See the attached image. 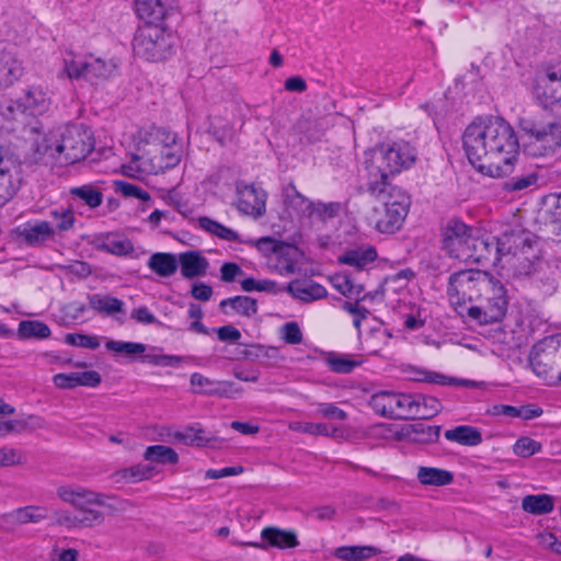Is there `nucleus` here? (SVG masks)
<instances>
[{"label": "nucleus", "instance_id": "f257e3e1", "mask_svg": "<svg viewBox=\"0 0 561 561\" xmlns=\"http://www.w3.org/2000/svg\"><path fill=\"white\" fill-rule=\"evenodd\" d=\"M462 147L471 165L493 179L510 174L519 154V141L513 126L499 117L471 122L463 130Z\"/></svg>", "mask_w": 561, "mask_h": 561}, {"label": "nucleus", "instance_id": "f03ea898", "mask_svg": "<svg viewBox=\"0 0 561 561\" xmlns=\"http://www.w3.org/2000/svg\"><path fill=\"white\" fill-rule=\"evenodd\" d=\"M122 144L137 151L131 153L128 163L122 165V173L136 180L174 168L182 158V148L176 141V136L154 125L125 133Z\"/></svg>", "mask_w": 561, "mask_h": 561}, {"label": "nucleus", "instance_id": "7ed1b4c3", "mask_svg": "<svg viewBox=\"0 0 561 561\" xmlns=\"http://www.w3.org/2000/svg\"><path fill=\"white\" fill-rule=\"evenodd\" d=\"M469 301L485 298L479 306L465 307L458 301V316H467L479 324L501 321L507 309V298L504 286L493 279L486 272L480 270L458 271V295Z\"/></svg>", "mask_w": 561, "mask_h": 561}, {"label": "nucleus", "instance_id": "20e7f679", "mask_svg": "<svg viewBox=\"0 0 561 561\" xmlns=\"http://www.w3.org/2000/svg\"><path fill=\"white\" fill-rule=\"evenodd\" d=\"M533 248V236L522 229L505 230L496 240L480 236L479 231L458 222V260L478 263L494 253V260L518 253L527 254Z\"/></svg>", "mask_w": 561, "mask_h": 561}, {"label": "nucleus", "instance_id": "39448f33", "mask_svg": "<svg viewBox=\"0 0 561 561\" xmlns=\"http://www.w3.org/2000/svg\"><path fill=\"white\" fill-rule=\"evenodd\" d=\"M92 130L73 124L59 127L48 133L36 131L33 139L35 152L59 164H72L85 159L94 149Z\"/></svg>", "mask_w": 561, "mask_h": 561}, {"label": "nucleus", "instance_id": "423d86ee", "mask_svg": "<svg viewBox=\"0 0 561 561\" xmlns=\"http://www.w3.org/2000/svg\"><path fill=\"white\" fill-rule=\"evenodd\" d=\"M57 497L78 511H56L55 523L67 529L91 528L104 522V514L98 508L105 506L107 496L79 484H60L56 488Z\"/></svg>", "mask_w": 561, "mask_h": 561}, {"label": "nucleus", "instance_id": "0eeeda50", "mask_svg": "<svg viewBox=\"0 0 561 561\" xmlns=\"http://www.w3.org/2000/svg\"><path fill=\"white\" fill-rule=\"evenodd\" d=\"M368 404L376 414L394 420L431 419L440 409L439 401L433 397L394 391H378Z\"/></svg>", "mask_w": 561, "mask_h": 561}, {"label": "nucleus", "instance_id": "6e6552de", "mask_svg": "<svg viewBox=\"0 0 561 561\" xmlns=\"http://www.w3.org/2000/svg\"><path fill=\"white\" fill-rule=\"evenodd\" d=\"M416 161V150L408 141L383 142L365 152L369 182L386 185L389 178L410 169Z\"/></svg>", "mask_w": 561, "mask_h": 561}, {"label": "nucleus", "instance_id": "1a4fd4ad", "mask_svg": "<svg viewBox=\"0 0 561 561\" xmlns=\"http://www.w3.org/2000/svg\"><path fill=\"white\" fill-rule=\"evenodd\" d=\"M370 190L378 193L383 202V213L378 218H371L375 229L381 233H393L404 222L410 209V196L400 187L385 186L379 181L369 182Z\"/></svg>", "mask_w": 561, "mask_h": 561}, {"label": "nucleus", "instance_id": "9d476101", "mask_svg": "<svg viewBox=\"0 0 561 561\" xmlns=\"http://www.w3.org/2000/svg\"><path fill=\"white\" fill-rule=\"evenodd\" d=\"M529 365L533 373L547 386L561 385V371L554 374L556 368L561 366V350L554 337H546L533 346Z\"/></svg>", "mask_w": 561, "mask_h": 561}, {"label": "nucleus", "instance_id": "9b49d317", "mask_svg": "<svg viewBox=\"0 0 561 561\" xmlns=\"http://www.w3.org/2000/svg\"><path fill=\"white\" fill-rule=\"evenodd\" d=\"M173 46V36L160 25L146 24L140 27L134 38L135 54L148 61L165 59Z\"/></svg>", "mask_w": 561, "mask_h": 561}, {"label": "nucleus", "instance_id": "f8f14e48", "mask_svg": "<svg viewBox=\"0 0 561 561\" xmlns=\"http://www.w3.org/2000/svg\"><path fill=\"white\" fill-rule=\"evenodd\" d=\"M523 130L527 136L525 151L529 156H548L561 147V125L558 123H526Z\"/></svg>", "mask_w": 561, "mask_h": 561}, {"label": "nucleus", "instance_id": "ddd939ff", "mask_svg": "<svg viewBox=\"0 0 561 561\" xmlns=\"http://www.w3.org/2000/svg\"><path fill=\"white\" fill-rule=\"evenodd\" d=\"M197 225L202 230L216 236L221 240L240 242L255 248L265 257L266 264L268 263V260L274 256L283 243V241L271 237L242 240L237 231L221 225L220 222L209 217H198Z\"/></svg>", "mask_w": 561, "mask_h": 561}, {"label": "nucleus", "instance_id": "4468645a", "mask_svg": "<svg viewBox=\"0 0 561 561\" xmlns=\"http://www.w3.org/2000/svg\"><path fill=\"white\" fill-rule=\"evenodd\" d=\"M19 185V161L8 148L0 145V207L15 195Z\"/></svg>", "mask_w": 561, "mask_h": 561}, {"label": "nucleus", "instance_id": "2eb2a0df", "mask_svg": "<svg viewBox=\"0 0 561 561\" xmlns=\"http://www.w3.org/2000/svg\"><path fill=\"white\" fill-rule=\"evenodd\" d=\"M237 195L236 206L240 213L253 218H260L265 214L267 194L264 190L253 185H239Z\"/></svg>", "mask_w": 561, "mask_h": 561}, {"label": "nucleus", "instance_id": "dca6fc26", "mask_svg": "<svg viewBox=\"0 0 561 561\" xmlns=\"http://www.w3.org/2000/svg\"><path fill=\"white\" fill-rule=\"evenodd\" d=\"M18 236L30 247H43L56 240V229L48 220H28L16 228Z\"/></svg>", "mask_w": 561, "mask_h": 561}, {"label": "nucleus", "instance_id": "f3484780", "mask_svg": "<svg viewBox=\"0 0 561 561\" xmlns=\"http://www.w3.org/2000/svg\"><path fill=\"white\" fill-rule=\"evenodd\" d=\"M190 382L193 391L203 396L233 398L241 392V389L231 381L210 379L199 373H193Z\"/></svg>", "mask_w": 561, "mask_h": 561}, {"label": "nucleus", "instance_id": "a211bd4d", "mask_svg": "<svg viewBox=\"0 0 561 561\" xmlns=\"http://www.w3.org/2000/svg\"><path fill=\"white\" fill-rule=\"evenodd\" d=\"M261 543H250L253 547L267 550L270 548L289 549L299 546L297 534L294 530L277 527H265L261 531Z\"/></svg>", "mask_w": 561, "mask_h": 561}, {"label": "nucleus", "instance_id": "6ab92c4d", "mask_svg": "<svg viewBox=\"0 0 561 561\" xmlns=\"http://www.w3.org/2000/svg\"><path fill=\"white\" fill-rule=\"evenodd\" d=\"M173 5L174 0H136L135 10L147 24L159 25Z\"/></svg>", "mask_w": 561, "mask_h": 561}, {"label": "nucleus", "instance_id": "aec40b11", "mask_svg": "<svg viewBox=\"0 0 561 561\" xmlns=\"http://www.w3.org/2000/svg\"><path fill=\"white\" fill-rule=\"evenodd\" d=\"M53 382L59 389H73L80 386L94 388L100 385L101 376L95 370L56 374L53 377Z\"/></svg>", "mask_w": 561, "mask_h": 561}, {"label": "nucleus", "instance_id": "412c9836", "mask_svg": "<svg viewBox=\"0 0 561 561\" xmlns=\"http://www.w3.org/2000/svg\"><path fill=\"white\" fill-rule=\"evenodd\" d=\"M296 252L295 247L283 242L266 265L272 272L282 276L290 275L295 272Z\"/></svg>", "mask_w": 561, "mask_h": 561}, {"label": "nucleus", "instance_id": "4be33fe9", "mask_svg": "<svg viewBox=\"0 0 561 561\" xmlns=\"http://www.w3.org/2000/svg\"><path fill=\"white\" fill-rule=\"evenodd\" d=\"M178 264L181 274L185 278H194L206 274L208 268L207 259L198 251H187L179 255Z\"/></svg>", "mask_w": 561, "mask_h": 561}, {"label": "nucleus", "instance_id": "5701e85b", "mask_svg": "<svg viewBox=\"0 0 561 561\" xmlns=\"http://www.w3.org/2000/svg\"><path fill=\"white\" fill-rule=\"evenodd\" d=\"M284 205L290 215L308 218L312 201L304 196L294 184H288L283 190Z\"/></svg>", "mask_w": 561, "mask_h": 561}, {"label": "nucleus", "instance_id": "b1692460", "mask_svg": "<svg viewBox=\"0 0 561 561\" xmlns=\"http://www.w3.org/2000/svg\"><path fill=\"white\" fill-rule=\"evenodd\" d=\"M545 78H534L529 91L535 102L545 110L551 111L552 106L557 104V99L560 90L557 85L545 82Z\"/></svg>", "mask_w": 561, "mask_h": 561}, {"label": "nucleus", "instance_id": "393cba45", "mask_svg": "<svg viewBox=\"0 0 561 561\" xmlns=\"http://www.w3.org/2000/svg\"><path fill=\"white\" fill-rule=\"evenodd\" d=\"M117 73V64L114 59L90 58L88 60L85 80L92 84H101Z\"/></svg>", "mask_w": 561, "mask_h": 561}, {"label": "nucleus", "instance_id": "a878e982", "mask_svg": "<svg viewBox=\"0 0 561 561\" xmlns=\"http://www.w3.org/2000/svg\"><path fill=\"white\" fill-rule=\"evenodd\" d=\"M416 479L424 486L440 488L451 484L455 474L442 468L420 466L416 470Z\"/></svg>", "mask_w": 561, "mask_h": 561}, {"label": "nucleus", "instance_id": "bb28decb", "mask_svg": "<svg viewBox=\"0 0 561 561\" xmlns=\"http://www.w3.org/2000/svg\"><path fill=\"white\" fill-rule=\"evenodd\" d=\"M94 244L99 250L118 256L128 255L134 252L131 241L127 237L116 233L100 236L95 239Z\"/></svg>", "mask_w": 561, "mask_h": 561}, {"label": "nucleus", "instance_id": "cd10ccee", "mask_svg": "<svg viewBox=\"0 0 561 561\" xmlns=\"http://www.w3.org/2000/svg\"><path fill=\"white\" fill-rule=\"evenodd\" d=\"M290 295L304 302H311L325 297L327 290L313 280H294L287 287Z\"/></svg>", "mask_w": 561, "mask_h": 561}, {"label": "nucleus", "instance_id": "c85d7f7f", "mask_svg": "<svg viewBox=\"0 0 561 561\" xmlns=\"http://www.w3.org/2000/svg\"><path fill=\"white\" fill-rule=\"evenodd\" d=\"M23 113L30 115H41L45 113L50 105V98L47 92L39 87H33L21 99Z\"/></svg>", "mask_w": 561, "mask_h": 561}, {"label": "nucleus", "instance_id": "c756f323", "mask_svg": "<svg viewBox=\"0 0 561 561\" xmlns=\"http://www.w3.org/2000/svg\"><path fill=\"white\" fill-rule=\"evenodd\" d=\"M89 308L104 316H115L123 311L124 301L104 294H92L88 296Z\"/></svg>", "mask_w": 561, "mask_h": 561}, {"label": "nucleus", "instance_id": "7c9ffc66", "mask_svg": "<svg viewBox=\"0 0 561 561\" xmlns=\"http://www.w3.org/2000/svg\"><path fill=\"white\" fill-rule=\"evenodd\" d=\"M174 437L185 445L198 447L206 446L215 439V437L210 433L206 432L201 424L187 426L182 431L176 432Z\"/></svg>", "mask_w": 561, "mask_h": 561}, {"label": "nucleus", "instance_id": "2f4dec72", "mask_svg": "<svg viewBox=\"0 0 561 561\" xmlns=\"http://www.w3.org/2000/svg\"><path fill=\"white\" fill-rule=\"evenodd\" d=\"M178 257L172 253L158 252L150 256L148 267L161 277H169L178 270Z\"/></svg>", "mask_w": 561, "mask_h": 561}, {"label": "nucleus", "instance_id": "473e14b6", "mask_svg": "<svg viewBox=\"0 0 561 561\" xmlns=\"http://www.w3.org/2000/svg\"><path fill=\"white\" fill-rule=\"evenodd\" d=\"M48 517V508L45 506L30 505L16 508L7 515L12 523L27 524L41 523Z\"/></svg>", "mask_w": 561, "mask_h": 561}, {"label": "nucleus", "instance_id": "72a5a7b5", "mask_svg": "<svg viewBox=\"0 0 561 561\" xmlns=\"http://www.w3.org/2000/svg\"><path fill=\"white\" fill-rule=\"evenodd\" d=\"M363 362L360 357L341 353H330L325 358L330 370L336 374H350L356 367H359Z\"/></svg>", "mask_w": 561, "mask_h": 561}, {"label": "nucleus", "instance_id": "f704fd0d", "mask_svg": "<svg viewBox=\"0 0 561 561\" xmlns=\"http://www.w3.org/2000/svg\"><path fill=\"white\" fill-rule=\"evenodd\" d=\"M376 257V250L371 247H367L350 250L341 255L339 261L343 264L362 270L373 263Z\"/></svg>", "mask_w": 561, "mask_h": 561}, {"label": "nucleus", "instance_id": "c9c22d12", "mask_svg": "<svg viewBox=\"0 0 561 561\" xmlns=\"http://www.w3.org/2000/svg\"><path fill=\"white\" fill-rule=\"evenodd\" d=\"M22 76L21 62L11 55L0 56V87L14 83Z\"/></svg>", "mask_w": 561, "mask_h": 561}, {"label": "nucleus", "instance_id": "e433bc0d", "mask_svg": "<svg viewBox=\"0 0 561 561\" xmlns=\"http://www.w3.org/2000/svg\"><path fill=\"white\" fill-rule=\"evenodd\" d=\"M522 507L525 512L541 515L553 511V497L548 494L527 495L522 500Z\"/></svg>", "mask_w": 561, "mask_h": 561}, {"label": "nucleus", "instance_id": "4c0bfd02", "mask_svg": "<svg viewBox=\"0 0 561 561\" xmlns=\"http://www.w3.org/2000/svg\"><path fill=\"white\" fill-rule=\"evenodd\" d=\"M105 347L107 351L114 354L125 355L129 359H139L140 355H142L148 348L144 343L115 340L107 341L105 343Z\"/></svg>", "mask_w": 561, "mask_h": 561}, {"label": "nucleus", "instance_id": "58836bf2", "mask_svg": "<svg viewBox=\"0 0 561 561\" xmlns=\"http://www.w3.org/2000/svg\"><path fill=\"white\" fill-rule=\"evenodd\" d=\"M139 359L144 363L161 367H175L184 362V357L163 354L157 347H148L147 351L140 355Z\"/></svg>", "mask_w": 561, "mask_h": 561}, {"label": "nucleus", "instance_id": "ea45409f", "mask_svg": "<svg viewBox=\"0 0 561 561\" xmlns=\"http://www.w3.org/2000/svg\"><path fill=\"white\" fill-rule=\"evenodd\" d=\"M51 331L47 324L36 320H24L19 323L18 335L22 340L47 339Z\"/></svg>", "mask_w": 561, "mask_h": 561}, {"label": "nucleus", "instance_id": "a19ab883", "mask_svg": "<svg viewBox=\"0 0 561 561\" xmlns=\"http://www.w3.org/2000/svg\"><path fill=\"white\" fill-rule=\"evenodd\" d=\"M50 221L56 229V237L61 233L69 231L75 226V213L71 208L57 207L49 211Z\"/></svg>", "mask_w": 561, "mask_h": 561}, {"label": "nucleus", "instance_id": "79ce46f5", "mask_svg": "<svg viewBox=\"0 0 561 561\" xmlns=\"http://www.w3.org/2000/svg\"><path fill=\"white\" fill-rule=\"evenodd\" d=\"M377 553V549L371 546H344L335 549L334 556L344 561H362Z\"/></svg>", "mask_w": 561, "mask_h": 561}, {"label": "nucleus", "instance_id": "37998d69", "mask_svg": "<svg viewBox=\"0 0 561 561\" xmlns=\"http://www.w3.org/2000/svg\"><path fill=\"white\" fill-rule=\"evenodd\" d=\"M156 473L151 465L138 463L117 472L118 480L136 483L152 478Z\"/></svg>", "mask_w": 561, "mask_h": 561}, {"label": "nucleus", "instance_id": "c03bdc74", "mask_svg": "<svg viewBox=\"0 0 561 561\" xmlns=\"http://www.w3.org/2000/svg\"><path fill=\"white\" fill-rule=\"evenodd\" d=\"M376 295L371 294H365L363 296H358L355 298L354 302L346 301L343 305V309L351 313L354 317V327L359 331L360 323L364 319L367 318V316L370 313V311L363 305L364 301L367 299H375Z\"/></svg>", "mask_w": 561, "mask_h": 561}, {"label": "nucleus", "instance_id": "a18cd8bd", "mask_svg": "<svg viewBox=\"0 0 561 561\" xmlns=\"http://www.w3.org/2000/svg\"><path fill=\"white\" fill-rule=\"evenodd\" d=\"M227 306L231 307L237 313L245 317H251L257 311L256 301L248 296H236L233 298L224 299L220 302V307L225 308Z\"/></svg>", "mask_w": 561, "mask_h": 561}, {"label": "nucleus", "instance_id": "49530a36", "mask_svg": "<svg viewBox=\"0 0 561 561\" xmlns=\"http://www.w3.org/2000/svg\"><path fill=\"white\" fill-rule=\"evenodd\" d=\"M289 430L298 433L314 435V436H331L336 430L327 423L300 422L295 421L289 423Z\"/></svg>", "mask_w": 561, "mask_h": 561}, {"label": "nucleus", "instance_id": "de8ad7c7", "mask_svg": "<svg viewBox=\"0 0 561 561\" xmlns=\"http://www.w3.org/2000/svg\"><path fill=\"white\" fill-rule=\"evenodd\" d=\"M409 378L414 381L428 382L435 385H449L455 382V379L451 377L419 367L411 368L409 373Z\"/></svg>", "mask_w": 561, "mask_h": 561}, {"label": "nucleus", "instance_id": "09e8293b", "mask_svg": "<svg viewBox=\"0 0 561 561\" xmlns=\"http://www.w3.org/2000/svg\"><path fill=\"white\" fill-rule=\"evenodd\" d=\"M333 287L342 295L355 299L364 291L363 285L355 284L346 274H336L332 277Z\"/></svg>", "mask_w": 561, "mask_h": 561}, {"label": "nucleus", "instance_id": "8fccbe9b", "mask_svg": "<svg viewBox=\"0 0 561 561\" xmlns=\"http://www.w3.org/2000/svg\"><path fill=\"white\" fill-rule=\"evenodd\" d=\"M145 459L161 463H176L179 460L178 454L169 446L153 445L149 446L145 453Z\"/></svg>", "mask_w": 561, "mask_h": 561}, {"label": "nucleus", "instance_id": "3c124183", "mask_svg": "<svg viewBox=\"0 0 561 561\" xmlns=\"http://www.w3.org/2000/svg\"><path fill=\"white\" fill-rule=\"evenodd\" d=\"M440 250L451 259L456 250V219L450 218L440 229Z\"/></svg>", "mask_w": 561, "mask_h": 561}, {"label": "nucleus", "instance_id": "603ef678", "mask_svg": "<svg viewBox=\"0 0 561 561\" xmlns=\"http://www.w3.org/2000/svg\"><path fill=\"white\" fill-rule=\"evenodd\" d=\"M310 208L307 219L324 222L335 217L341 207L339 203L312 202V206Z\"/></svg>", "mask_w": 561, "mask_h": 561}, {"label": "nucleus", "instance_id": "864d4df0", "mask_svg": "<svg viewBox=\"0 0 561 561\" xmlns=\"http://www.w3.org/2000/svg\"><path fill=\"white\" fill-rule=\"evenodd\" d=\"M46 426L44 419L37 415H28L23 419H14L12 423V434H22L34 432Z\"/></svg>", "mask_w": 561, "mask_h": 561}, {"label": "nucleus", "instance_id": "5fc2aeb1", "mask_svg": "<svg viewBox=\"0 0 561 561\" xmlns=\"http://www.w3.org/2000/svg\"><path fill=\"white\" fill-rule=\"evenodd\" d=\"M70 193L72 195L79 197L80 199L84 201L85 204L92 208L100 206L103 201L102 193L91 185L73 187L70 190Z\"/></svg>", "mask_w": 561, "mask_h": 561}, {"label": "nucleus", "instance_id": "6e6d98bb", "mask_svg": "<svg viewBox=\"0 0 561 561\" xmlns=\"http://www.w3.org/2000/svg\"><path fill=\"white\" fill-rule=\"evenodd\" d=\"M541 444L530 437L518 438L513 445V453L522 458H529L541 451Z\"/></svg>", "mask_w": 561, "mask_h": 561}, {"label": "nucleus", "instance_id": "4d7b16f0", "mask_svg": "<svg viewBox=\"0 0 561 561\" xmlns=\"http://www.w3.org/2000/svg\"><path fill=\"white\" fill-rule=\"evenodd\" d=\"M65 341L71 346L87 350H96L101 345L99 336L81 333H69L66 335Z\"/></svg>", "mask_w": 561, "mask_h": 561}, {"label": "nucleus", "instance_id": "13d9d810", "mask_svg": "<svg viewBox=\"0 0 561 561\" xmlns=\"http://www.w3.org/2000/svg\"><path fill=\"white\" fill-rule=\"evenodd\" d=\"M88 60L82 58L69 57L64 60V71L69 79H79L87 77Z\"/></svg>", "mask_w": 561, "mask_h": 561}, {"label": "nucleus", "instance_id": "bf43d9fd", "mask_svg": "<svg viewBox=\"0 0 561 561\" xmlns=\"http://www.w3.org/2000/svg\"><path fill=\"white\" fill-rule=\"evenodd\" d=\"M114 187L115 191L124 197H135L142 202L150 199V194L135 184L125 181H115Z\"/></svg>", "mask_w": 561, "mask_h": 561}, {"label": "nucleus", "instance_id": "052dcab7", "mask_svg": "<svg viewBox=\"0 0 561 561\" xmlns=\"http://www.w3.org/2000/svg\"><path fill=\"white\" fill-rule=\"evenodd\" d=\"M482 442L481 431L469 425H458V444L478 446Z\"/></svg>", "mask_w": 561, "mask_h": 561}, {"label": "nucleus", "instance_id": "680f3d73", "mask_svg": "<svg viewBox=\"0 0 561 561\" xmlns=\"http://www.w3.org/2000/svg\"><path fill=\"white\" fill-rule=\"evenodd\" d=\"M534 78H545V82L556 85L561 82V61L543 65L537 70Z\"/></svg>", "mask_w": 561, "mask_h": 561}, {"label": "nucleus", "instance_id": "e2e57ef3", "mask_svg": "<svg viewBox=\"0 0 561 561\" xmlns=\"http://www.w3.org/2000/svg\"><path fill=\"white\" fill-rule=\"evenodd\" d=\"M24 460L25 457L21 450L9 446L0 448V468L20 465Z\"/></svg>", "mask_w": 561, "mask_h": 561}, {"label": "nucleus", "instance_id": "0e129e2a", "mask_svg": "<svg viewBox=\"0 0 561 561\" xmlns=\"http://www.w3.org/2000/svg\"><path fill=\"white\" fill-rule=\"evenodd\" d=\"M314 405L317 407L314 414L318 416L331 420H345L347 416L346 412L334 403L321 402L316 403Z\"/></svg>", "mask_w": 561, "mask_h": 561}, {"label": "nucleus", "instance_id": "69168bd1", "mask_svg": "<svg viewBox=\"0 0 561 561\" xmlns=\"http://www.w3.org/2000/svg\"><path fill=\"white\" fill-rule=\"evenodd\" d=\"M241 288L244 291H275L276 283L270 279L256 280L252 277L241 282Z\"/></svg>", "mask_w": 561, "mask_h": 561}, {"label": "nucleus", "instance_id": "338daca9", "mask_svg": "<svg viewBox=\"0 0 561 561\" xmlns=\"http://www.w3.org/2000/svg\"><path fill=\"white\" fill-rule=\"evenodd\" d=\"M282 339L291 345L302 341V333L297 322H287L280 329Z\"/></svg>", "mask_w": 561, "mask_h": 561}, {"label": "nucleus", "instance_id": "774afa93", "mask_svg": "<svg viewBox=\"0 0 561 561\" xmlns=\"http://www.w3.org/2000/svg\"><path fill=\"white\" fill-rule=\"evenodd\" d=\"M79 552L73 548L55 547L47 561H78Z\"/></svg>", "mask_w": 561, "mask_h": 561}]
</instances>
